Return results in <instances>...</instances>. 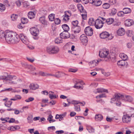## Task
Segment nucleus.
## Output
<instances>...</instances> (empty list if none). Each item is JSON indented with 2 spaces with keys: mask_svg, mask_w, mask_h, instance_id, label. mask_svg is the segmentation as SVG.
Listing matches in <instances>:
<instances>
[{
  "mask_svg": "<svg viewBox=\"0 0 134 134\" xmlns=\"http://www.w3.org/2000/svg\"><path fill=\"white\" fill-rule=\"evenodd\" d=\"M17 34L12 31H6L4 32L3 31H0V38L5 39L8 43L14 44L15 43L17 38Z\"/></svg>",
  "mask_w": 134,
  "mask_h": 134,
  "instance_id": "nucleus-1",
  "label": "nucleus"
},
{
  "mask_svg": "<svg viewBox=\"0 0 134 134\" xmlns=\"http://www.w3.org/2000/svg\"><path fill=\"white\" fill-rule=\"evenodd\" d=\"M121 99L129 102H131L133 100L132 97L130 96L115 94L113 98L111 99L110 102L111 103H114L117 106L120 107L121 104Z\"/></svg>",
  "mask_w": 134,
  "mask_h": 134,
  "instance_id": "nucleus-2",
  "label": "nucleus"
},
{
  "mask_svg": "<svg viewBox=\"0 0 134 134\" xmlns=\"http://www.w3.org/2000/svg\"><path fill=\"white\" fill-rule=\"evenodd\" d=\"M59 51V48L56 46H51L47 48V51L49 54L57 53Z\"/></svg>",
  "mask_w": 134,
  "mask_h": 134,
  "instance_id": "nucleus-3",
  "label": "nucleus"
},
{
  "mask_svg": "<svg viewBox=\"0 0 134 134\" xmlns=\"http://www.w3.org/2000/svg\"><path fill=\"white\" fill-rule=\"evenodd\" d=\"M103 22L100 19H98L95 21L94 26L97 29H100L103 26Z\"/></svg>",
  "mask_w": 134,
  "mask_h": 134,
  "instance_id": "nucleus-4",
  "label": "nucleus"
},
{
  "mask_svg": "<svg viewBox=\"0 0 134 134\" xmlns=\"http://www.w3.org/2000/svg\"><path fill=\"white\" fill-rule=\"evenodd\" d=\"M109 53L108 51L106 50H102L99 52V55L101 58H108L109 57L108 55Z\"/></svg>",
  "mask_w": 134,
  "mask_h": 134,
  "instance_id": "nucleus-5",
  "label": "nucleus"
},
{
  "mask_svg": "<svg viewBox=\"0 0 134 134\" xmlns=\"http://www.w3.org/2000/svg\"><path fill=\"white\" fill-rule=\"evenodd\" d=\"M85 32L86 35L91 36L93 34V30L90 26L86 27L85 29Z\"/></svg>",
  "mask_w": 134,
  "mask_h": 134,
  "instance_id": "nucleus-6",
  "label": "nucleus"
},
{
  "mask_svg": "<svg viewBox=\"0 0 134 134\" xmlns=\"http://www.w3.org/2000/svg\"><path fill=\"white\" fill-rule=\"evenodd\" d=\"M30 31L31 34L33 35L37 36L39 32V30L37 28L35 27H32L31 28Z\"/></svg>",
  "mask_w": 134,
  "mask_h": 134,
  "instance_id": "nucleus-7",
  "label": "nucleus"
},
{
  "mask_svg": "<svg viewBox=\"0 0 134 134\" xmlns=\"http://www.w3.org/2000/svg\"><path fill=\"white\" fill-rule=\"evenodd\" d=\"M131 116H123L122 118V121L123 123H129L131 122Z\"/></svg>",
  "mask_w": 134,
  "mask_h": 134,
  "instance_id": "nucleus-8",
  "label": "nucleus"
},
{
  "mask_svg": "<svg viewBox=\"0 0 134 134\" xmlns=\"http://www.w3.org/2000/svg\"><path fill=\"white\" fill-rule=\"evenodd\" d=\"M60 36L62 39L68 38L70 37V34L68 31H64L60 34Z\"/></svg>",
  "mask_w": 134,
  "mask_h": 134,
  "instance_id": "nucleus-9",
  "label": "nucleus"
},
{
  "mask_svg": "<svg viewBox=\"0 0 134 134\" xmlns=\"http://www.w3.org/2000/svg\"><path fill=\"white\" fill-rule=\"evenodd\" d=\"M74 81L75 82V84L74 86V87L78 89L81 88H82V86L80 85L82 81H80L78 79L75 80Z\"/></svg>",
  "mask_w": 134,
  "mask_h": 134,
  "instance_id": "nucleus-10",
  "label": "nucleus"
},
{
  "mask_svg": "<svg viewBox=\"0 0 134 134\" xmlns=\"http://www.w3.org/2000/svg\"><path fill=\"white\" fill-rule=\"evenodd\" d=\"M72 31L75 34H78L80 32L81 30V27L78 26L75 27H72Z\"/></svg>",
  "mask_w": 134,
  "mask_h": 134,
  "instance_id": "nucleus-11",
  "label": "nucleus"
},
{
  "mask_svg": "<svg viewBox=\"0 0 134 134\" xmlns=\"http://www.w3.org/2000/svg\"><path fill=\"white\" fill-rule=\"evenodd\" d=\"M133 21L131 19H127L125 21V24L126 26H130L133 25Z\"/></svg>",
  "mask_w": 134,
  "mask_h": 134,
  "instance_id": "nucleus-12",
  "label": "nucleus"
},
{
  "mask_svg": "<svg viewBox=\"0 0 134 134\" xmlns=\"http://www.w3.org/2000/svg\"><path fill=\"white\" fill-rule=\"evenodd\" d=\"M80 39L81 42L83 43H87L88 41L87 36L84 34H83L81 36Z\"/></svg>",
  "mask_w": 134,
  "mask_h": 134,
  "instance_id": "nucleus-13",
  "label": "nucleus"
},
{
  "mask_svg": "<svg viewBox=\"0 0 134 134\" xmlns=\"http://www.w3.org/2000/svg\"><path fill=\"white\" fill-rule=\"evenodd\" d=\"M109 34L107 32H102L100 35V38L102 39H105L107 38L109 36Z\"/></svg>",
  "mask_w": 134,
  "mask_h": 134,
  "instance_id": "nucleus-14",
  "label": "nucleus"
},
{
  "mask_svg": "<svg viewBox=\"0 0 134 134\" xmlns=\"http://www.w3.org/2000/svg\"><path fill=\"white\" fill-rule=\"evenodd\" d=\"M126 63L127 62L124 60H119L117 63V65L119 67L122 68L125 65Z\"/></svg>",
  "mask_w": 134,
  "mask_h": 134,
  "instance_id": "nucleus-15",
  "label": "nucleus"
},
{
  "mask_svg": "<svg viewBox=\"0 0 134 134\" xmlns=\"http://www.w3.org/2000/svg\"><path fill=\"white\" fill-rule=\"evenodd\" d=\"M90 3H94V4L97 6H100L102 3V2L100 0H92L90 2Z\"/></svg>",
  "mask_w": 134,
  "mask_h": 134,
  "instance_id": "nucleus-16",
  "label": "nucleus"
},
{
  "mask_svg": "<svg viewBox=\"0 0 134 134\" xmlns=\"http://www.w3.org/2000/svg\"><path fill=\"white\" fill-rule=\"evenodd\" d=\"M98 61L97 60H94L89 62V64L91 67H92L96 66L97 64Z\"/></svg>",
  "mask_w": 134,
  "mask_h": 134,
  "instance_id": "nucleus-17",
  "label": "nucleus"
},
{
  "mask_svg": "<svg viewBox=\"0 0 134 134\" xmlns=\"http://www.w3.org/2000/svg\"><path fill=\"white\" fill-rule=\"evenodd\" d=\"M39 20L42 24L45 25L47 24V22L46 20L45 16H43L40 17L39 18Z\"/></svg>",
  "mask_w": 134,
  "mask_h": 134,
  "instance_id": "nucleus-18",
  "label": "nucleus"
},
{
  "mask_svg": "<svg viewBox=\"0 0 134 134\" xmlns=\"http://www.w3.org/2000/svg\"><path fill=\"white\" fill-rule=\"evenodd\" d=\"M103 118V116L101 114H96L95 116V120L97 121H100Z\"/></svg>",
  "mask_w": 134,
  "mask_h": 134,
  "instance_id": "nucleus-19",
  "label": "nucleus"
},
{
  "mask_svg": "<svg viewBox=\"0 0 134 134\" xmlns=\"http://www.w3.org/2000/svg\"><path fill=\"white\" fill-rule=\"evenodd\" d=\"M117 33L119 36H123L125 33V30L122 28L120 29L117 31Z\"/></svg>",
  "mask_w": 134,
  "mask_h": 134,
  "instance_id": "nucleus-20",
  "label": "nucleus"
},
{
  "mask_svg": "<svg viewBox=\"0 0 134 134\" xmlns=\"http://www.w3.org/2000/svg\"><path fill=\"white\" fill-rule=\"evenodd\" d=\"M120 57L122 59V60L125 61L127 60L128 58L127 55L124 53H121L119 55Z\"/></svg>",
  "mask_w": 134,
  "mask_h": 134,
  "instance_id": "nucleus-21",
  "label": "nucleus"
},
{
  "mask_svg": "<svg viewBox=\"0 0 134 134\" xmlns=\"http://www.w3.org/2000/svg\"><path fill=\"white\" fill-rule=\"evenodd\" d=\"M29 87L30 89L33 90H35L37 89L39 87L38 85L37 84H34L33 83L30 84Z\"/></svg>",
  "mask_w": 134,
  "mask_h": 134,
  "instance_id": "nucleus-22",
  "label": "nucleus"
},
{
  "mask_svg": "<svg viewBox=\"0 0 134 134\" xmlns=\"http://www.w3.org/2000/svg\"><path fill=\"white\" fill-rule=\"evenodd\" d=\"M78 8L79 10L81 13L84 12L85 11V10H84L83 7L82 6L81 4H79L77 5Z\"/></svg>",
  "mask_w": 134,
  "mask_h": 134,
  "instance_id": "nucleus-23",
  "label": "nucleus"
},
{
  "mask_svg": "<svg viewBox=\"0 0 134 134\" xmlns=\"http://www.w3.org/2000/svg\"><path fill=\"white\" fill-rule=\"evenodd\" d=\"M52 93H54L52 91H50L49 92V98L51 99H54L56 98H57V97L55 95L52 94H51Z\"/></svg>",
  "mask_w": 134,
  "mask_h": 134,
  "instance_id": "nucleus-24",
  "label": "nucleus"
},
{
  "mask_svg": "<svg viewBox=\"0 0 134 134\" xmlns=\"http://www.w3.org/2000/svg\"><path fill=\"white\" fill-rule=\"evenodd\" d=\"M35 14L34 13L32 12H29L28 13V16L30 19H31L35 17Z\"/></svg>",
  "mask_w": 134,
  "mask_h": 134,
  "instance_id": "nucleus-25",
  "label": "nucleus"
},
{
  "mask_svg": "<svg viewBox=\"0 0 134 134\" xmlns=\"http://www.w3.org/2000/svg\"><path fill=\"white\" fill-rule=\"evenodd\" d=\"M114 21V19L113 18H110L107 19L106 23L108 25H110Z\"/></svg>",
  "mask_w": 134,
  "mask_h": 134,
  "instance_id": "nucleus-26",
  "label": "nucleus"
},
{
  "mask_svg": "<svg viewBox=\"0 0 134 134\" xmlns=\"http://www.w3.org/2000/svg\"><path fill=\"white\" fill-rule=\"evenodd\" d=\"M95 21L94 20L93 18H90L88 21V24L90 25H95Z\"/></svg>",
  "mask_w": 134,
  "mask_h": 134,
  "instance_id": "nucleus-27",
  "label": "nucleus"
},
{
  "mask_svg": "<svg viewBox=\"0 0 134 134\" xmlns=\"http://www.w3.org/2000/svg\"><path fill=\"white\" fill-rule=\"evenodd\" d=\"M123 10L124 14H126L129 13L131 12V10L130 9L127 8H124Z\"/></svg>",
  "mask_w": 134,
  "mask_h": 134,
  "instance_id": "nucleus-28",
  "label": "nucleus"
},
{
  "mask_svg": "<svg viewBox=\"0 0 134 134\" xmlns=\"http://www.w3.org/2000/svg\"><path fill=\"white\" fill-rule=\"evenodd\" d=\"M62 27L64 30V31H68L69 30V27L66 24H64L62 25Z\"/></svg>",
  "mask_w": 134,
  "mask_h": 134,
  "instance_id": "nucleus-29",
  "label": "nucleus"
},
{
  "mask_svg": "<svg viewBox=\"0 0 134 134\" xmlns=\"http://www.w3.org/2000/svg\"><path fill=\"white\" fill-rule=\"evenodd\" d=\"M97 92L99 93H102L103 92H106L107 93H108V91L107 90L103 88H100L97 89Z\"/></svg>",
  "mask_w": 134,
  "mask_h": 134,
  "instance_id": "nucleus-30",
  "label": "nucleus"
},
{
  "mask_svg": "<svg viewBox=\"0 0 134 134\" xmlns=\"http://www.w3.org/2000/svg\"><path fill=\"white\" fill-rule=\"evenodd\" d=\"M62 39L61 37L57 38H55V43L57 44L59 43H62Z\"/></svg>",
  "mask_w": 134,
  "mask_h": 134,
  "instance_id": "nucleus-31",
  "label": "nucleus"
},
{
  "mask_svg": "<svg viewBox=\"0 0 134 134\" xmlns=\"http://www.w3.org/2000/svg\"><path fill=\"white\" fill-rule=\"evenodd\" d=\"M69 16L68 14H65L63 15L62 17L64 20L65 21H67L69 19Z\"/></svg>",
  "mask_w": 134,
  "mask_h": 134,
  "instance_id": "nucleus-32",
  "label": "nucleus"
},
{
  "mask_svg": "<svg viewBox=\"0 0 134 134\" xmlns=\"http://www.w3.org/2000/svg\"><path fill=\"white\" fill-rule=\"evenodd\" d=\"M33 116L32 115L28 116L27 119L28 120V122L29 123H32L33 122Z\"/></svg>",
  "mask_w": 134,
  "mask_h": 134,
  "instance_id": "nucleus-33",
  "label": "nucleus"
},
{
  "mask_svg": "<svg viewBox=\"0 0 134 134\" xmlns=\"http://www.w3.org/2000/svg\"><path fill=\"white\" fill-rule=\"evenodd\" d=\"M110 6V4L107 3H104L103 5V7L104 9H107L109 8Z\"/></svg>",
  "mask_w": 134,
  "mask_h": 134,
  "instance_id": "nucleus-34",
  "label": "nucleus"
},
{
  "mask_svg": "<svg viewBox=\"0 0 134 134\" xmlns=\"http://www.w3.org/2000/svg\"><path fill=\"white\" fill-rule=\"evenodd\" d=\"M71 24L72 25V27H75L78 26L77 25L78 24V21L77 20L72 21Z\"/></svg>",
  "mask_w": 134,
  "mask_h": 134,
  "instance_id": "nucleus-35",
  "label": "nucleus"
},
{
  "mask_svg": "<svg viewBox=\"0 0 134 134\" xmlns=\"http://www.w3.org/2000/svg\"><path fill=\"white\" fill-rule=\"evenodd\" d=\"M49 19L51 21H53L54 18V14H51L49 15L48 16Z\"/></svg>",
  "mask_w": 134,
  "mask_h": 134,
  "instance_id": "nucleus-36",
  "label": "nucleus"
},
{
  "mask_svg": "<svg viewBox=\"0 0 134 134\" xmlns=\"http://www.w3.org/2000/svg\"><path fill=\"white\" fill-rule=\"evenodd\" d=\"M5 9V7L4 5L0 3V11L3 12Z\"/></svg>",
  "mask_w": 134,
  "mask_h": 134,
  "instance_id": "nucleus-37",
  "label": "nucleus"
},
{
  "mask_svg": "<svg viewBox=\"0 0 134 134\" xmlns=\"http://www.w3.org/2000/svg\"><path fill=\"white\" fill-rule=\"evenodd\" d=\"M23 42L26 44H29V41L27 39L26 36L25 37L24 39L22 40Z\"/></svg>",
  "mask_w": 134,
  "mask_h": 134,
  "instance_id": "nucleus-38",
  "label": "nucleus"
},
{
  "mask_svg": "<svg viewBox=\"0 0 134 134\" xmlns=\"http://www.w3.org/2000/svg\"><path fill=\"white\" fill-rule=\"evenodd\" d=\"M11 19L12 21H15L17 19V16L16 14H13L11 16Z\"/></svg>",
  "mask_w": 134,
  "mask_h": 134,
  "instance_id": "nucleus-39",
  "label": "nucleus"
},
{
  "mask_svg": "<svg viewBox=\"0 0 134 134\" xmlns=\"http://www.w3.org/2000/svg\"><path fill=\"white\" fill-rule=\"evenodd\" d=\"M23 6L25 8H29V3L27 2H25L23 3Z\"/></svg>",
  "mask_w": 134,
  "mask_h": 134,
  "instance_id": "nucleus-40",
  "label": "nucleus"
},
{
  "mask_svg": "<svg viewBox=\"0 0 134 134\" xmlns=\"http://www.w3.org/2000/svg\"><path fill=\"white\" fill-rule=\"evenodd\" d=\"M12 103V102L11 101H9L5 102L4 103V105L5 106L8 107H9L11 106Z\"/></svg>",
  "mask_w": 134,
  "mask_h": 134,
  "instance_id": "nucleus-41",
  "label": "nucleus"
},
{
  "mask_svg": "<svg viewBox=\"0 0 134 134\" xmlns=\"http://www.w3.org/2000/svg\"><path fill=\"white\" fill-rule=\"evenodd\" d=\"M87 129L90 133L93 132L94 131V129L91 126L87 128Z\"/></svg>",
  "mask_w": 134,
  "mask_h": 134,
  "instance_id": "nucleus-42",
  "label": "nucleus"
},
{
  "mask_svg": "<svg viewBox=\"0 0 134 134\" xmlns=\"http://www.w3.org/2000/svg\"><path fill=\"white\" fill-rule=\"evenodd\" d=\"M83 13L81 14V15L82 17V19H83L86 20L87 17V13L85 11Z\"/></svg>",
  "mask_w": 134,
  "mask_h": 134,
  "instance_id": "nucleus-43",
  "label": "nucleus"
},
{
  "mask_svg": "<svg viewBox=\"0 0 134 134\" xmlns=\"http://www.w3.org/2000/svg\"><path fill=\"white\" fill-rule=\"evenodd\" d=\"M21 20L22 23L24 24L27 23L28 21L27 19L24 18H22Z\"/></svg>",
  "mask_w": 134,
  "mask_h": 134,
  "instance_id": "nucleus-44",
  "label": "nucleus"
},
{
  "mask_svg": "<svg viewBox=\"0 0 134 134\" xmlns=\"http://www.w3.org/2000/svg\"><path fill=\"white\" fill-rule=\"evenodd\" d=\"M111 11L112 14L115 15L116 13L117 10L116 9L113 8L111 9Z\"/></svg>",
  "mask_w": 134,
  "mask_h": 134,
  "instance_id": "nucleus-45",
  "label": "nucleus"
},
{
  "mask_svg": "<svg viewBox=\"0 0 134 134\" xmlns=\"http://www.w3.org/2000/svg\"><path fill=\"white\" fill-rule=\"evenodd\" d=\"M60 22V20L58 18H56L54 20L55 23L56 24H59Z\"/></svg>",
  "mask_w": 134,
  "mask_h": 134,
  "instance_id": "nucleus-46",
  "label": "nucleus"
},
{
  "mask_svg": "<svg viewBox=\"0 0 134 134\" xmlns=\"http://www.w3.org/2000/svg\"><path fill=\"white\" fill-rule=\"evenodd\" d=\"M26 36H24L23 34H21L19 35V37L20 38L22 41V40H23L25 37H26Z\"/></svg>",
  "mask_w": 134,
  "mask_h": 134,
  "instance_id": "nucleus-47",
  "label": "nucleus"
},
{
  "mask_svg": "<svg viewBox=\"0 0 134 134\" xmlns=\"http://www.w3.org/2000/svg\"><path fill=\"white\" fill-rule=\"evenodd\" d=\"M105 97L106 95L105 94H102L96 96V98H102Z\"/></svg>",
  "mask_w": 134,
  "mask_h": 134,
  "instance_id": "nucleus-48",
  "label": "nucleus"
},
{
  "mask_svg": "<svg viewBox=\"0 0 134 134\" xmlns=\"http://www.w3.org/2000/svg\"><path fill=\"white\" fill-rule=\"evenodd\" d=\"M19 29H22L25 26L23 24H21L20 23L18 26Z\"/></svg>",
  "mask_w": 134,
  "mask_h": 134,
  "instance_id": "nucleus-49",
  "label": "nucleus"
},
{
  "mask_svg": "<svg viewBox=\"0 0 134 134\" xmlns=\"http://www.w3.org/2000/svg\"><path fill=\"white\" fill-rule=\"evenodd\" d=\"M23 2V0H19L17 1V7H19Z\"/></svg>",
  "mask_w": 134,
  "mask_h": 134,
  "instance_id": "nucleus-50",
  "label": "nucleus"
},
{
  "mask_svg": "<svg viewBox=\"0 0 134 134\" xmlns=\"http://www.w3.org/2000/svg\"><path fill=\"white\" fill-rule=\"evenodd\" d=\"M8 130L12 131L15 130L16 129V128L13 126H11L10 127H8Z\"/></svg>",
  "mask_w": 134,
  "mask_h": 134,
  "instance_id": "nucleus-51",
  "label": "nucleus"
},
{
  "mask_svg": "<svg viewBox=\"0 0 134 134\" xmlns=\"http://www.w3.org/2000/svg\"><path fill=\"white\" fill-rule=\"evenodd\" d=\"M28 68L29 69L32 71H34L35 70V68L32 66L31 65H29L28 66Z\"/></svg>",
  "mask_w": 134,
  "mask_h": 134,
  "instance_id": "nucleus-52",
  "label": "nucleus"
},
{
  "mask_svg": "<svg viewBox=\"0 0 134 134\" xmlns=\"http://www.w3.org/2000/svg\"><path fill=\"white\" fill-rule=\"evenodd\" d=\"M14 76H13L11 75H8L7 77V80H11L13 79Z\"/></svg>",
  "mask_w": 134,
  "mask_h": 134,
  "instance_id": "nucleus-53",
  "label": "nucleus"
},
{
  "mask_svg": "<svg viewBox=\"0 0 134 134\" xmlns=\"http://www.w3.org/2000/svg\"><path fill=\"white\" fill-rule=\"evenodd\" d=\"M124 13L123 11H120L117 14L118 16H122L124 15Z\"/></svg>",
  "mask_w": 134,
  "mask_h": 134,
  "instance_id": "nucleus-54",
  "label": "nucleus"
},
{
  "mask_svg": "<svg viewBox=\"0 0 134 134\" xmlns=\"http://www.w3.org/2000/svg\"><path fill=\"white\" fill-rule=\"evenodd\" d=\"M75 110L76 111H80V109L79 105H75Z\"/></svg>",
  "mask_w": 134,
  "mask_h": 134,
  "instance_id": "nucleus-55",
  "label": "nucleus"
},
{
  "mask_svg": "<svg viewBox=\"0 0 134 134\" xmlns=\"http://www.w3.org/2000/svg\"><path fill=\"white\" fill-rule=\"evenodd\" d=\"M40 75L43 76H46L47 73H45L42 71H40L39 72Z\"/></svg>",
  "mask_w": 134,
  "mask_h": 134,
  "instance_id": "nucleus-56",
  "label": "nucleus"
},
{
  "mask_svg": "<svg viewBox=\"0 0 134 134\" xmlns=\"http://www.w3.org/2000/svg\"><path fill=\"white\" fill-rule=\"evenodd\" d=\"M34 99V98L32 97H30L28 99H26L25 100V101L26 102H29L30 101H32Z\"/></svg>",
  "mask_w": 134,
  "mask_h": 134,
  "instance_id": "nucleus-57",
  "label": "nucleus"
},
{
  "mask_svg": "<svg viewBox=\"0 0 134 134\" xmlns=\"http://www.w3.org/2000/svg\"><path fill=\"white\" fill-rule=\"evenodd\" d=\"M116 1V0H109V2L111 5H113L115 4Z\"/></svg>",
  "mask_w": 134,
  "mask_h": 134,
  "instance_id": "nucleus-58",
  "label": "nucleus"
},
{
  "mask_svg": "<svg viewBox=\"0 0 134 134\" xmlns=\"http://www.w3.org/2000/svg\"><path fill=\"white\" fill-rule=\"evenodd\" d=\"M132 31L130 30L128 31L127 32V35L129 37H131L132 35Z\"/></svg>",
  "mask_w": 134,
  "mask_h": 134,
  "instance_id": "nucleus-59",
  "label": "nucleus"
},
{
  "mask_svg": "<svg viewBox=\"0 0 134 134\" xmlns=\"http://www.w3.org/2000/svg\"><path fill=\"white\" fill-rule=\"evenodd\" d=\"M77 71V70L72 69V68H70L69 69V72H75Z\"/></svg>",
  "mask_w": 134,
  "mask_h": 134,
  "instance_id": "nucleus-60",
  "label": "nucleus"
},
{
  "mask_svg": "<svg viewBox=\"0 0 134 134\" xmlns=\"http://www.w3.org/2000/svg\"><path fill=\"white\" fill-rule=\"evenodd\" d=\"M13 90V89L12 88H9L7 89H5L4 90H2L1 91V92H3L5 91H12Z\"/></svg>",
  "mask_w": 134,
  "mask_h": 134,
  "instance_id": "nucleus-61",
  "label": "nucleus"
},
{
  "mask_svg": "<svg viewBox=\"0 0 134 134\" xmlns=\"http://www.w3.org/2000/svg\"><path fill=\"white\" fill-rule=\"evenodd\" d=\"M79 103V101L73 100L71 102V103L74 104H77Z\"/></svg>",
  "mask_w": 134,
  "mask_h": 134,
  "instance_id": "nucleus-62",
  "label": "nucleus"
},
{
  "mask_svg": "<svg viewBox=\"0 0 134 134\" xmlns=\"http://www.w3.org/2000/svg\"><path fill=\"white\" fill-rule=\"evenodd\" d=\"M4 2L6 6L9 7L10 6V4L9 3L8 1L5 0Z\"/></svg>",
  "mask_w": 134,
  "mask_h": 134,
  "instance_id": "nucleus-63",
  "label": "nucleus"
},
{
  "mask_svg": "<svg viewBox=\"0 0 134 134\" xmlns=\"http://www.w3.org/2000/svg\"><path fill=\"white\" fill-rule=\"evenodd\" d=\"M47 11L46 10H43L41 12V13L42 14L46 15L47 14Z\"/></svg>",
  "mask_w": 134,
  "mask_h": 134,
  "instance_id": "nucleus-64",
  "label": "nucleus"
}]
</instances>
